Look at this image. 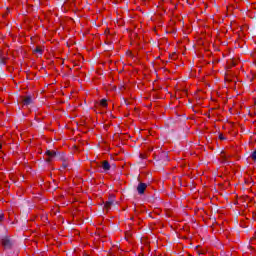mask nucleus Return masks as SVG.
<instances>
[{
  "label": "nucleus",
  "mask_w": 256,
  "mask_h": 256,
  "mask_svg": "<svg viewBox=\"0 0 256 256\" xmlns=\"http://www.w3.org/2000/svg\"><path fill=\"white\" fill-rule=\"evenodd\" d=\"M1 245L4 249H11V240L8 237H4L1 240Z\"/></svg>",
  "instance_id": "obj_1"
},
{
  "label": "nucleus",
  "mask_w": 256,
  "mask_h": 256,
  "mask_svg": "<svg viewBox=\"0 0 256 256\" xmlns=\"http://www.w3.org/2000/svg\"><path fill=\"white\" fill-rule=\"evenodd\" d=\"M46 155L48 158H46L47 163H51L53 161V158L57 155L55 151L48 150L46 151Z\"/></svg>",
  "instance_id": "obj_2"
},
{
  "label": "nucleus",
  "mask_w": 256,
  "mask_h": 256,
  "mask_svg": "<svg viewBox=\"0 0 256 256\" xmlns=\"http://www.w3.org/2000/svg\"><path fill=\"white\" fill-rule=\"evenodd\" d=\"M146 189H147V184H145V183H139L137 186V191H138L139 195H143V193H145Z\"/></svg>",
  "instance_id": "obj_3"
},
{
  "label": "nucleus",
  "mask_w": 256,
  "mask_h": 256,
  "mask_svg": "<svg viewBox=\"0 0 256 256\" xmlns=\"http://www.w3.org/2000/svg\"><path fill=\"white\" fill-rule=\"evenodd\" d=\"M101 167L104 171H110L111 169V164H109V161L104 160L101 162Z\"/></svg>",
  "instance_id": "obj_4"
},
{
  "label": "nucleus",
  "mask_w": 256,
  "mask_h": 256,
  "mask_svg": "<svg viewBox=\"0 0 256 256\" xmlns=\"http://www.w3.org/2000/svg\"><path fill=\"white\" fill-rule=\"evenodd\" d=\"M32 101H33V100L31 99V96H25V97L22 99L23 105H31Z\"/></svg>",
  "instance_id": "obj_5"
},
{
  "label": "nucleus",
  "mask_w": 256,
  "mask_h": 256,
  "mask_svg": "<svg viewBox=\"0 0 256 256\" xmlns=\"http://www.w3.org/2000/svg\"><path fill=\"white\" fill-rule=\"evenodd\" d=\"M73 3L66 1L63 5V8L67 11V9H69V7H72Z\"/></svg>",
  "instance_id": "obj_6"
},
{
  "label": "nucleus",
  "mask_w": 256,
  "mask_h": 256,
  "mask_svg": "<svg viewBox=\"0 0 256 256\" xmlns=\"http://www.w3.org/2000/svg\"><path fill=\"white\" fill-rule=\"evenodd\" d=\"M111 205H113V202L108 201L105 203L104 207H105L106 211H109V209H111Z\"/></svg>",
  "instance_id": "obj_7"
},
{
  "label": "nucleus",
  "mask_w": 256,
  "mask_h": 256,
  "mask_svg": "<svg viewBox=\"0 0 256 256\" xmlns=\"http://www.w3.org/2000/svg\"><path fill=\"white\" fill-rule=\"evenodd\" d=\"M34 53H39L40 55L43 54V49L41 47H37L35 50H34Z\"/></svg>",
  "instance_id": "obj_8"
},
{
  "label": "nucleus",
  "mask_w": 256,
  "mask_h": 256,
  "mask_svg": "<svg viewBox=\"0 0 256 256\" xmlns=\"http://www.w3.org/2000/svg\"><path fill=\"white\" fill-rule=\"evenodd\" d=\"M100 105H101V107H107V100L106 99H102L100 101Z\"/></svg>",
  "instance_id": "obj_9"
},
{
  "label": "nucleus",
  "mask_w": 256,
  "mask_h": 256,
  "mask_svg": "<svg viewBox=\"0 0 256 256\" xmlns=\"http://www.w3.org/2000/svg\"><path fill=\"white\" fill-rule=\"evenodd\" d=\"M0 63L5 65L7 63V59L6 58H0Z\"/></svg>",
  "instance_id": "obj_10"
},
{
  "label": "nucleus",
  "mask_w": 256,
  "mask_h": 256,
  "mask_svg": "<svg viewBox=\"0 0 256 256\" xmlns=\"http://www.w3.org/2000/svg\"><path fill=\"white\" fill-rule=\"evenodd\" d=\"M219 140H220V141H225V136H223V134H220V135H219Z\"/></svg>",
  "instance_id": "obj_11"
},
{
  "label": "nucleus",
  "mask_w": 256,
  "mask_h": 256,
  "mask_svg": "<svg viewBox=\"0 0 256 256\" xmlns=\"http://www.w3.org/2000/svg\"><path fill=\"white\" fill-rule=\"evenodd\" d=\"M252 159H254V161H256V150L252 153Z\"/></svg>",
  "instance_id": "obj_12"
},
{
  "label": "nucleus",
  "mask_w": 256,
  "mask_h": 256,
  "mask_svg": "<svg viewBox=\"0 0 256 256\" xmlns=\"http://www.w3.org/2000/svg\"><path fill=\"white\" fill-rule=\"evenodd\" d=\"M4 217H5V216L3 215V213H1V214H0V221H3Z\"/></svg>",
  "instance_id": "obj_13"
},
{
  "label": "nucleus",
  "mask_w": 256,
  "mask_h": 256,
  "mask_svg": "<svg viewBox=\"0 0 256 256\" xmlns=\"http://www.w3.org/2000/svg\"><path fill=\"white\" fill-rule=\"evenodd\" d=\"M2 147H3V146L0 144V149H2Z\"/></svg>",
  "instance_id": "obj_14"
}]
</instances>
